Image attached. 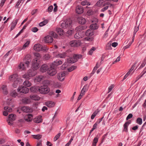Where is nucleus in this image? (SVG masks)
Masks as SVG:
<instances>
[{"instance_id": "obj_64", "label": "nucleus", "mask_w": 146, "mask_h": 146, "mask_svg": "<svg viewBox=\"0 0 146 146\" xmlns=\"http://www.w3.org/2000/svg\"><path fill=\"white\" fill-rule=\"evenodd\" d=\"M132 117L133 115L131 113H129L126 119L127 120Z\"/></svg>"}, {"instance_id": "obj_4", "label": "nucleus", "mask_w": 146, "mask_h": 146, "mask_svg": "<svg viewBox=\"0 0 146 146\" xmlns=\"http://www.w3.org/2000/svg\"><path fill=\"white\" fill-rule=\"evenodd\" d=\"M72 21L70 19H67L64 21L61 24V27L64 29H68L71 28L72 26Z\"/></svg>"}, {"instance_id": "obj_23", "label": "nucleus", "mask_w": 146, "mask_h": 146, "mask_svg": "<svg viewBox=\"0 0 146 146\" xmlns=\"http://www.w3.org/2000/svg\"><path fill=\"white\" fill-rule=\"evenodd\" d=\"M1 90L3 93L4 94H7L8 93V91L7 86L3 85L1 87Z\"/></svg>"}, {"instance_id": "obj_9", "label": "nucleus", "mask_w": 146, "mask_h": 146, "mask_svg": "<svg viewBox=\"0 0 146 146\" xmlns=\"http://www.w3.org/2000/svg\"><path fill=\"white\" fill-rule=\"evenodd\" d=\"M18 91L24 94H26L28 92L29 89L24 86H21L19 87L17 89Z\"/></svg>"}, {"instance_id": "obj_52", "label": "nucleus", "mask_w": 146, "mask_h": 146, "mask_svg": "<svg viewBox=\"0 0 146 146\" xmlns=\"http://www.w3.org/2000/svg\"><path fill=\"white\" fill-rule=\"evenodd\" d=\"M34 55L37 58H36L38 60V59L40 58L41 57V56L39 53L38 52L34 53Z\"/></svg>"}, {"instance_id": "obj_16", "label": "nucleus", "mask_w": 146, "mask_h": 146, "mask_svg": "<svg viewBox=\"0 0 146 146\" xmlns=\"http://www.w3.org/2000/svg\"><path fill=\"white\" fill-rule=\"evenodd\" d=\"M62 62L61 60H57L54 61L51 65V67L52 66L55 67V66H58L62 64Z\"/></svg>"}, {"instance_id": "obj_51", "label": "nucleus", "mask_w": 146, "mask_h": 146, "mask_svg": "<svg viewBox=\"0 0 146 146\" xmlns=\"http://www.w3.org/2000/svg\"><path fill=\"white\" fill-rule=\"evenodd\" d=\"M30 43V42L29 41H27L23 45L22 49H24L26 47L28 46Z\"/></svg>"}, {"instance_id": "obj_1", "label": "nucleus", "mask_w": 146, "mask_h": 146, "mask_svg": "<svg viewBox=\"0 0 146 146\" xmlns=\"http://www.w3.org/2000/svg\"><path fill=\"white\" fill-rule=\"evenodd\" d=\"M10 81L13 83V87H16L18 84L21 82V79L18 77V75L17 74H14L10 76L9 78Z\"/></svg>"}, {"instance_id": "obj_19", "label": "nucleus", "mask_w": 146, "mask_h": 146, "mask_svg": "<svg viewBox=\"0 0 146 146\" xmlns=\"http://www.w3.org/2000/svg\"><path fill=\"white\" fill-rule=\"evenodd\" d=\"M33 121L36 123H39L42 122V119L41 116H38L33 119Z\"/></svg>"}, {"instance_id": "obj_27", "label": "nucleus", "mask_w": 146, "mask_h": 146, "mask_svg": "<svg viewBox=\"0 0 146 146\" xmlns=\"http://www.w3.org/2000/svg\"><path fill=\"white\" fill-rule=\"evenodd\" d=\"M22 110L24 112L28 113L30 112L31 109L29 107L27 106L23 107L21 108Z\"/></svg>"}, {"instance_id": "obj_56", "label": "nucleus", "mask_w": 146, "mask_h": 146, "mask_svg": "<svg viewBox=\"0 0 146 146\" xmlns=\"http://www.w3.org/2000/svg\"><path fill=\"white\" fill-rule=\"evenodd\" d=\"M84 39L85 40L88 41H91L93 40V38L92 37H86L84 38Z\"/></svg>"}, {"instance_id": "obj_46", "label": "nucleus", "mask_w": 146, "mask_h": 146, "mask_svg": "<svg viewBox=\"0 0 146 146\" xmlns=\"http://www.w3.org/2000/svg\"><path fill=\"white\" fill-rule=\"evenodd\" d=\"M81 4L83 6H84L86 5H90V4L87 1L85 0L84 1H82L81 2Z\"/></svg>"}, {"instance_id": "obj_29", "label": "nucleus", "mask_w": 146, "mask_h": 146, "mask_svg": "<svg viewBox=\"0 0 146 146\" xmlns=\"http://www.w3.org/2000/svg\"><path fill=\"white\" fill-rule=\"evenodd\" d=\"M18 19H16L11 24V31L15 27L16 25L17 24L18 21Z\"/></svg>"}, {"instance_id": "obj_8", "label": "nucleus", "mask_w": 146, "mask_h": 146, "mask_svg": "<svg viewBox=\"0 0 146 146\" xmlns=\"http://www.w3.org/2000/svg\"><path fill=\"white\" fill-rule=\"evenodd\" d=\"M49 89L47 86L44 85L39 87V92L41 94H46L49 91Z\"/></svg>"}, {"instance_id": "obj_15", "label": "nucleus", "mask_w": 146, "mask_h": 146, "mask_svg": "<svg viewBox=\"0 0 146 146\" xmlns=\"http://www.w3.org/2000/svg\"><path fill=\"white\" fill-rule=\"evenodd\" d=\"M65 73L64 72L59 73L58 75V78L60 81H63L65 77Z\"/></svg>"}, {"instance_id": "obj_31", "label": "nucleus", "mask_w": 146, "mask_h": 146, "mask_svg": "<svg viewBox=\"0 0 146 146\" xmlns=\"http://www.w3.org/2000/svg\"><path fill=\"white\" fill-rule=\"evenodd\" d=\"M16 119V115L11 114L8 116V119L12 121H14Z\"/></svg>"}, {"instance_id": "obj_58", "label": "nucleus", "mask_w": 146, "mask_h": 146, "mask_svg": "<svg viewBox=\"0 0 146 146\" xmlns=\"http://www.w3.org/2000/svg\"><path fill=\"white\" fill-rule=\"evenodd\" d=\"M106 48L107 49L110 50L111 49V42H109L107 44Z\"/></svg>"}, {"instance_id": "obj_57", "label": "nucleus", "mask_w": 146, "mask_h": 146, "mask_svg": "<svg viewBox=\"0 0 146 146\" xmlns=\"http://www.w3.org/2000/svg\"><path fill=\"white\" fill-rule=\"evenodd\" d=\"M67 66V63H64L61 66V68L62 70H64L65 69Z\"/></svg>"}, {"instance_id": "obj_47", "label": "nucleus", "mask_w": 146, "mask_h": 146, "mask_svg": "<svg viewBox=\"0 0 146 146\" xmlns=\"http://www.w3.org/2000/svg\"><path fill=\"white\" fill-rule=\"evenodd\" d=\"M10 95L13 97H15L18 96L17 93L15 91H13L10 93Z\"/></svg>"}, {"instance_id": "obj_22", "label": "nucleus", "mask_w": 146, "mask_h": 146, "mask_svg": "<svg viewBox=\"0 0 146 146\" xmlns=\"http://www.w3.org/2000/svg\"><path fill=\"white\" fill-rule=\"evenodd\" d=\"M78 23L81 24H83L85 23L86 22L85 19L82 17H78L77 19Z\"/></svg>"}, {"instance_id": "obj_45", "label": "nucleus", "mask_w": 146, "mask_h": 146, "mask_svg": "<svg viewBox=\"0 0 146 146\" xmlns=\"http://www.w3.org/2000/svg\"><path fill=\"white\" fill-rule=\"evenodd\" d=\"M4 110L8 112H10L12 111V109L9 107L5 106L4 107Z\"/></svg>"}, {"instance_id": "obj_12", "label": "nucleus", "mask_w": 146, "mask_h": 146, "mask_svg": "<svg viewBox=\"0 0 146 146\" xmlns=\"http://www.w3.org/2000/svg\"><path fill=\"white\" fill-rule=\"evenodd\" d=\"M70 44L72 47H76L80 45V43L79 40H74L71 41Z\"/></svg>"}, {"instance_id": "obj_18", "label": "nucleus", "mask_w": 146, "mask_h": 146, "mask_svg": "<svg viewBox=\"0 0 146 146\" xmlns=\"http://www.w3.org/2000/svg\"><path fill=\"white\" fill-rule=\"evenodd\" d=\"M33 118V115L31 114L26 115L24 117L25 120L28 122H30L31 121Z\"/></svg>"}, {"instance_id": "obj_20", "label": "nucleus", "mask_w": 146, "mask_h": 146, "mask_svg": "<svg viewBox=\"0 0 146 146\" xmlns=\"http://www.w3.org/2000/svg\"><path fill=\"white\" fill-rule=\"evenodd\" d=\"M76 11L78 14H81L83 12V9L82 6H78L76 7Z\"/></svg>"}, {"instance_id": "obj_60", "label": "nucleus", "mask_w": 146, "mask_h": 146, "mask_svg": "<svg viewBox=\"0 0 146 146\" xmlns=\"http://www.w3.org/2000/svg\"><path fill=\"white\" fill-rule=\"evenodd\" d=\"M53 9V7L52 5L49 6L48 8V11L49 12H50L52 11Z\"/></svg>"}, {"instance_id": "obj_40", "label": "nucleus", "mask_w": 146, "mask_h": 146, "mask_svg": "<svg viewBox=\"0 0 146 146\" xmlns=\"http://www.w3.org/2000/svg\"><path fill=\"white\" fill-rule=\"evenodd\" d=\"M100 65L98 64V63L96 64V66L94 67L91 74H93L95 72V71L97 69L100 67Z\"/></svg>"}, {"instance_id": "obj_3", "label": "nucleus", "mask_w": 146, "mask_h": 146, "mask_svg": "<svg viewBox=\"0 0 146 146\" xmlns=\"http://www.w3.org/2000/svg\"><path fill=\"white\" fill-rule=\"evenodd\" d=\"M49 35L50 36H45L44 38L45 42L47 43H51L52 42L53 39L52 37L56 38L57 36V35L53 31L50 32Z\"/></svg>"}, {"instance_id": "obj_14", "label": "nucleus", "mask_w": 146, "mask_h": 146, "mask_svg": "<svg viewBox=\"0 0 146 146\" xmlns=\"http://www.w3.org/2000/svg\"><path fill=\"white\" fill-rule=\"evenodd\" d=\"M48 69L49 68L47 64H44L41 66L40 71L42 72H46Z\"/></svg>"}, {"instance_id": "obj_7", "label": "nucleus", "mask_w": 146, "mask_h": 146, "mask_svg": "<svg viewBox=\"0 0 146 146\" xmlns=\"http://www.w3.org/2000/svg\"><path fill=\"white\" fill-rule=\"evenodd\" d=\"M33 48L34 50L37 51L41 50L45 51L48 49V48L45 46H43L39 44H35L34 45Z\"/></svg>"}, {"instance_id": "obj_32", "label": "nucleus", "mask_w": 146, "mask_h": 146, "mask_svg": "<svg viewBox=\"0 0 146 146\" xmlns=\"http://www.w3.org/2000/svg\"><path fill=\"white\" fill-rule=\"evenodd\" d=\"M134 36L132 37V40L131 41H130L128 44L126 45V46L124 47V49H125L129 48V47L131 46L132 43L134 41Z\"/></svg>"}, {"instance_id": "obj_10", "label": "nucleus", "mask_w": 146, "mask_h": 146, "mask_svg": "<svg viewBox=\"0 0 146 146\" xmlns=\"http://www.w3.org/2000/svg\"><path fill=\"white\" fill-rule=\"evenodd\" d=\"M55 67L52 66L51 67V65H50V68L48 69L47 72L48 74L50 76H53L56 73V71Z\"/></svg>"}, {"instance_id": "obj_17", "label": "nucleus", "mask_w": 146, "mask_h": 146, "mask_svg": "<svg viewBox=\"0 0 146 146\" xmlns=\"http://www.w3.org/2000/svg\"><path fill=\"white\" fill-rule=\"evenodd\" d=\"M45 77L43 76H36L35 79L36 82H41L44 79Z\"/></svg>"}, {"instance_id": "obj_62", "label": "nucleus", "mask_w": 146, "mask_h": 146, "mask_svg": "<svg viewBox=\"0 0 146 146\" xmlns=\"http://www.w3.org/2000/svg\"><path fill=\"white\" fill-rule=\"evenodd\" d=\"M31 31L35 33L37 32L38 31V29L36 27H34L32 28Z\"/></svg>"}, {"instance_id": "obj_48", "label": "nucleus", "mask_w": 146, "mask_h": 146, "mask_svg": "<svg viewBox=\"0 0 146 146\" xmlns=\"http://www.w3.org/2000/svg\"><path fill=\"white\" fill-rule=\"evenodd\" d=\"M61 135L60 133H59L57 135H56L54 137L53 141H56L60 137Z\"/></svg>"}, {"instance_id": "obj_5", "label": "nucleus", "mask_w": 146, "mask_h": 146, "mask_svg": "<svg viewBox=\"0 0 146 146\" xmlns=\"http://www.w3.org/2000/svg\"><path fill=\"white\" fill-rule=\"evenodd\" d=\"M82 57V55L79 54H74L73 56L67 60V62L69 63H74L77 61L78 59Z\"/></svg>"}, {"instance_id": "obj_33", "label": "nucleus", "mask_w": 146, "mask_h": 146, "mask_svg": "<svg viewBox=\"0 0 146 146\" xmlns=\"http://www.w3.org/2000/svg\"><path fill=\"white\" fill-rule=\"evenodd\" d=\"M84 29V27L82 26H79L76 27V30L78 32L82 31V30Z\"/></svg>"}, {"instance_id": "obj_2", "label": "nucleus", "mask_w": 146, "mask_h": 146, "mask_svg": "<svg viewBox=\"0 0 146 146\" xmlns=\"http://www.w3.org/2000/svg\"><path fill=\"white\" fill-rule=\"evenodd\" d=\"M36 71L33 69L29 70L27 73L22 76V77L27 80L30 79L31 77L34 76L36 74Z\"/></svg>"}, {"instance_id": "obj_30", "label": "nucleus", "mask_w": 146, "mask_h": 146, "mask_svg": "<svg viewBox=\"0 0 146 146\" xmlns=\"http://www.w3.org/2000/svg\"><path fill=\"white\" fill-rule=\"evenodd\" d=\"M30 98L35 100L38 101L40 99V97L36 95H32L30 96Z\"/></svg>"}, {"instance_id": "obj_61", "label": "nucleus", "mask_w": 146, "mask_h": 146, "mask_svg": "<svg viewBox=\"0 0 146 146\" xmlns=\"http://www.w3.org/2000/svg\"><path fill=\"white\" fill-rule=\"evenodd\" d=\"M137 62H135L134 64L132 65L131 68L129 70L131 72V71L135 69V67L136 66V64H137Z\"/></svg>"}, {"instance_id": "obj_55", "label": "nucleus", "mask_w": 146, "mask_h": 146, "mask_svg": "<svg viewBox=\"0 0 146 146\" xmlns=\"http://www.w3.org/2000/svg\"><path fill=\"white\" fill-rule=\"evenodd\" d=\"M76 68V66H73L68 69V70L69 72H71L74 70Z\"/></svg>"}, {"instance_id": "obj_35", "label": "nucleus", "mask_w": 146, "mask_h": 146, "mask_svg": "<svg viewBox=\"0 0 146 146\" xmlns=\"http://www.w3.org/2000/svg\"><path fill=\"white\" fill-rule=\"evenodd\" d=\"M56 31L58 34L60 35H63L64 33L63 31L60 28H57L56 29Z\"/></svg>"}, {"instance_id": "obj_39", "label": "nucleus", "mask_w": 146, "mask_h": 146, "mask_svg": "<svg viewBox=\"0 0 146 146\" xmlns=\"http://www.w3.org/2000/svg\"><path fill=\"white\" fill-rule=\"evenodd\" d=\"M48 23V21L47 20H45L44 21H43L42 22H40L39 23V26L40 27H42V26H43L45 25Z\"/></svg>"}, {"instance_id": "obj_44", "label": "nucleus", "mask_w": 146, "mask_h": 146, "mask_svg": "<svg viewBox=\"0 0 146 146\" xmlns=\"http://www.w3.org/2000/svg\"><path fill=\"white\" fill-rule=\"evenodd\" d=\"M98 139L96 137H95L93 141L92 146H96V143L98 142Z\"/></svg>"}, {"instance_id": "obj_54", "label": "nucleus", "mask_w": 146, "mask_h": 146, "mask_svg": "<svg viewBox=\"0 0 146 146\" xmlns=\"http://www.w3.org/2000/svg\"><path fill=\"white\" fill-rule=\"evenodd\" d=\"M146 64V60H143V61L141 64L140 65L139 68H143V67H144L145 66Z\"/></svg>"}, {"instance_id": "obj_50", "label": "nucleus", "mask_w": 146, "mask_h": 146, "mask_svg": "<svg viewBox=\"0 0 146 146\" xmlns=\"http://www.w3.org/2000/svg\"><path fill=\"white\" fill-rule=\"evenodd\" d=\"M139 26H138L137 27H135L134 28V31L133 33V37L134 36V38H135V35L136 32L138 31V30H139Z\"/></svg>"}, {"instance_id": "obj_21", "label": "nucleus", "mask_w": 146, "mask_h": 146, "mask_svg": "<svg viewBox=\"0 0 146 146\" xmlns=\"http://www.w3.org/2000/svg\"><path fill=\"white\" fill-rule=\"evenodd\" d=\"M103 6L104 7L105 6V7L102 9L101 11L103 12H104L105 11L107 10L108 9V7H112V4H111L110 3H106Z\"/></svg>"}, {"instance_id": "obj_59", "label": "nucleus", "mask_w": 146, "mask_h": 146, "mask_svg": "<svg viewBox=\"0 0 146 146\" xmlns=\"http://www.w3.org/2000/svg\"><path fill=\"white\" fill-rule=\"evenodd\" d=\"M93 13V11L91 9L88 10L87 13V14L88 15H92Z\"/></svg>"}, {"instance_id": "obj_42", "label": "nucleus", "mask_w": 146, "mask_h": 146, "mask_svg": "<svg viewBox=\"0 0 146 146\" xmlns=\"http://www.w3.org/2000/svg\"><path fill=\"white\" fill-rule=\"evenodd\" d=\"M136 123L139 125H141L142 123V119L140 117L137 118L136 120Z\"/></svg>"}, {"instance_id": "obj_53", "label": "nucleus", "mask_w": 146, "mask_h": 146, "mask_svg": "<svg viewBox=\"0 0 146 146\" xmlns=\"http://www.w3.org/2000/svg\"><path fill=\"white\" fill-rule=\"evenodd\" d=\"M108 29L104 33L102 37L103 39H106L107 38L108 35Z\"/></svg>"}, {"instance_id": "obj_37", "label": "nucleus", "mask_w": 146, "mask_h": 146, "mask_svg": "<svg viewBox=\"0 0 146 146\" xmlns=\"http://www.w3.org/2000/svg\"><path fill=\"white\" fill-rule=\"evenodd\" d=\"M90 28L91 30H94L97 29L98 28V27L97 24L96 23L94 24H92L90 26Z\"/></svg>"}, {"instance_id": "obj_41", "label": "nucleus", "mask_w": 146, "mask_h": 146, "mask_svg": "<svg viewBox=\"0 0 146 146\" xmlns=\"http://www.w3.org/2000/svg\"><path fill=\"white\" fill-rule=\"evenodd\" d=\"M32 136L34 138L37 139H39L42 137V135L39 134L37 135H32Z\"/></svg>"}, {"instance_id": "obj_38", "label": "nucleus", "mask_w": 146, "mask_h": 146, "mask_svg": "<svg viewBox=\"0 0 146 146\" xmlns=\"http://www.w3.org/2000/svg\"><path fill=\"white\" fill-rule=\"evenodd\" d=\"M96 48L95 47H92L88 52V54L91 55L92 54L93 52L96 50Z\"/></svg>"}, {"instance_id": "obj_63", "label": "nucleus", "mask_w": 146, "mask_h": 146, "mask_svg": "<svg viewBox=\"0 0 146 146\" xmlns=\"http://www.w3.org/2000/svg\"><path fill=\"white\" fill-rule=\"evenodd\" d=\"M88 86L87 85H86L84 86L83 88L82 89V90L86 92L88 90Z\"/></svg>"}, {"instance_id": "obj_13", "label": "nucleus", "mask_w": 146, "mask_h": 146, "mask_svg": "<svg viewBox=\"0 0 146 146\" xmlns=\"http://www.w3.org/2000/svg\"><path fill=\"white\" fill-rule=\"evenodd\" d=\"M84 33L83 31H79L77 32L74 36V37L77 39H78L82 38L83 36Z\"/></svg>"}, {"instance_id": "obj_28", "label": "nucleus", "mask_w": 146, "mask_h": 146, "mask_svg": "<svg viewBox=\"0 0 146 146\" xmlns=\"http://www.w3.org/2000/svg\"><path fill=\"white\" fill-rule=\"evenodd\" d=\"M130 124V122H126L123 125V131L127 132L128 131V127L129 125Z\"/></svg>"}, {"instance_id": "obj_43", "label": "nucleus", "mask_w": 146, "mask_h": 146, "mask_svg": "<svg viewBox=\"0 0 146 146\" xmlns=\"http://www.w3.org/2000/svg\"><path fill=\"white\" fill-rule=\"evenodd\" d=\"M24 2V0H19L16 5L15 7L17 8H18L19 6L20 5V4L21 3H23Z\"/></svg>"}, {"instance_id": "obj_36", "label": "nucleus", "mask_w": 146, "mask_h": 146, "mask_svg": "<svg viewBox=\"0 0 146 146\" xmlns=\"http://www.w3.org/2000/svg\"><path fill=\"white\" fill-rule=\"evenodd\" d=\"M23 84L26 87H29L31 85V83L28 80H25L23 82Z\"/></svg>"}, {"instance_id": "obj_24", "label": "nucleus", "mask_w": 146, "mask_h": 146, "mask_svg": "<svg viewBox=\"0 0 146 146\" xmlns=\"http://www.w3.org/2000/svg\"><path fill=\"white\" fill-rule=\"evenodd\" d=\"M30 91L33 93L37 92L39 91V87L33 86L30 89Z\"/></svg>"}, {"instance_id": "obj_25", "label": "nucleus", "mask_w": 146, "mask_h": 146, "mask_svg": "<svg viewBox=\"0 0 146 146\" xmlns=\"http://www.w3.org/2000/svg\"><path fill=\"white\" fill-rule=\"evenodd\" d=\"M54 103L52 101H48L45 103L46 105L50 108L54 107Z\"/></svg>"}, {"instance_id": "obj_34", "label": "nucleus", "mask_w": 146, "mask_h": 146, "mask_svg": "<svg viewBox=\"0 0 146 146\" xmlns=\"http://www.w3.org/2000/svg\"><path fill=\"white\" fill-rule=\"evenodd\" d=\"M67 55L66 52L63 53L59 54L58 55V57H60L61 58H65Z\"/></svg>"}, {"instance_id": "obj_6", "label": "nucleus", "mask_w": 146, "mask_h": 146, "mask_svg": "<svg viewBox=\"0 0 146 146\" xmlns=\"http://www.w3.org/2000/svg\"><path fill=\"white\" fill-rule=\"evenodd\" d=\"M30 61L28 60L24 62H21L18 66V68L21 70H25L27 68L29 67Z\"/></svg>"}, {"instance_id": "obj_11", "label": "nucleus", "mask_w": 146, "mask_h": 146, "mask_svg": "<svg viewBox=\"0 0 146 146\" xmlns=\"http://www.w3.org/2000/svg\"><path fill=\"white\" fill-rule=\"evenodd\" d=\"M32 67L34 69V70H36L39 67V63L37 59H34L32 61Z\"/></svg>"}, {"instance_id": "obj_26", "label": "nucleus", "mask_w": 146, "mask_h": 146, "mask_svg": "<svg viewBox=\"0 0 146 146\" xmlns=\"http://www.w3.org/2000/svg\"><path fill=\"white\" fill-rule=\"evenodd\" d=\"M94 34V31L91 29L87 30L85 33V35L87 36H92Z\"/></svg>"}, {"instance_id": "obj_49", "label": "nucleus", "mask_w": 146, "mask_h": 146, "mask_svg": "<svg viewBox=\"0 0 146 146\" xmlns=\"http://www.w3.org/2000/svg\"><path fill=\"white\" fill-rule=\"evenodd\" d=\"M29 99L27 98H24L22 100V102L25 104H27L29 102Z\"/></svg>"}]
</instances>
